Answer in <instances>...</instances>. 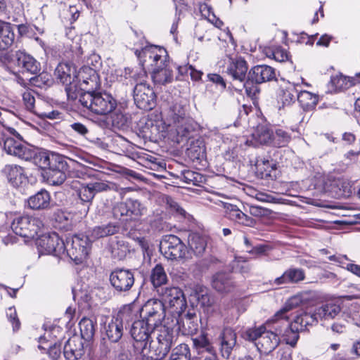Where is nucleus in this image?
Masks as SVG:
<instances>
[{"instance_id": "nucleus-60", "label": "nucleus", "mask_w": 360, "mask_h": 360, "mask_svg": "<svg viewBox=\"0 0 360 360\" xmlns=\"http://www.w3.org/2000/svg\"><path fill=\"white\" fill-rule=\"evenodd\" d=\"M70 128L77 134L85 137L89 134L88 127L81 122H74L70 124Z\"/></svg>"}, {"instance_id": "nucleus-9", "label": "nucleus", "mask_w": 360, "mask_h": 360, "mask_svg": "<svg viewBox=\"0 0 360 360\" xmlns=\"http://www.w3.org/2000/svg\"><path fill=\"white\" fill-rule=\"evenodd\" d=\"M276 79L275 70L266 65H256L250 69L248 75V79L243 84L248 95L255 94L256 86L251 85L262 84Z\"/></svg>"}, {"instance_id": "nucleus-19", "label": "nucleus", "mask_w": 360, "mask_h": 360, "mask_svg": "<svg viewBox=\"0 0 360 360\" xmlns=\"http://www.w3.org/2000/svg\"><path fill=\"white\" fill-rule=\"evenodd\" d=\"M280 342L277 331L274 330V323L270 322V328H266L260 339L256 343L260 352L269 354L274 350Z\"/></svg>"}, {"instance_id": "nucleus-45", "label": "nucleus", "mask_w": 360, "mask_h": 360, "mask_svg": "<svg viewBox=\"0 0 360 360\" xmlns=\"http://www.w3.org/2000/svg\"><path fill=\"white\" fill-rule=\"evenodd\" d=\"M169 360H192L188 345L180 344L172 352Z\"/></svg>"}, {"instance_id": "nucleus-64", "label": "nucleus", "mask_w": 360, "mask_h": 360, "mask_svg": "<svg viewBox=\"0 0 360 360\" xmlns=\"http://www.w3.org/2000/svg\"><path fill=\"white\" fill-rule=\"evenodd\" d=\"M236 269L243 275H248L252 269V266L245 260L237 261Z\"/></svg>"}, {"instance_id": "nucleus-53", "label": "nucleus", "mask_w": 360, "mask_h": 360, "mask_svg": "<svg viewBox=\"0 0 360 360\" xmlns=\"http://www.w3.org/2000/svg\"><path fill=\"white\" fill-rule=\"evenodd\" d=\"M30 82L33 86L43 88L45 86H50L51 84V75L46 72H42L41 73L32 77L30 79Z\"/></svg>"}, {"instance_id": "nucleus-46", "label": "nucleus", "mask_w": 360, "mask_h": 360, "mask_svg": "<svg viewBox=\"0 0 360 360\" xmlns=\"http://www.w3.org/2000/svg\"><path fill=\"white\" fill-rule=\"evenodd\" d=\"M61 345L62 342H50L48 345H39L38 347L41 350H44L48 354L49 357L53 360H57L61 355Z\"/></svg>"}, {"instance_id": "nucleus-63", "label": "nucleus", "mask_w": 360, "mask_h": 360, "mask_svg": "<svg viewBox=\"0 0 360 360\" xmlns=\"http://www.w3.org/2000/svg\"><path fill=\"white\" fill-rule=\"evenodd\" d=\"M89 185L91 188L94 193L106 191L110 189L109 185L104 181H95L89 183Z\"/></svg>"}, {"instance_id": "nucleus-37", "label": "nucleus", "mask_w": 360, "mask_h": 360, "mask_svg": "<svg viewBox=\"0 0 360 360\" xmlns=\"http://www.w3.org/2000/svg\"><path fill=\"white\" fill-rule=\"evenodd\" d=\"M359 79H360V73L356 74L355 77H345L342 75H336L331 78V84L336 90L343 91L356 84Z\"/></svg>"}, {"instance_id": "nucleus-44", "label": "nucleus", "mask_w": 360, "mask_h": 360, "mask_svg": "<svg viewBox=\"0 0 360 360\" xmlns=\"http://www.w3.org/2000/svg\"><path fill=\"white\" fill-rule=\"evenodd\" d=\"M291 141V135L282 128H277L273 131V146L276 147L286 146Z\"/></svg>"}, {"instance_id": "nucleus-52", "label": "nucleus", "mask_w": 360, "mask_h": 360, "mask_svg": "<svg viewBox=\"0 0 360 360\" xmlns=\"http://www.w3.org/2000/svg\"><path fill=\"white\" fill-rule=\"evenodd\" d=\"M255 166L257 170L264 173L266 176H271V172L276 169V165L272 160L264 158H257Z\"/></svg>"}, {"instance_id": "nucleus-39", "label": "nucleus", "mask_w": 360, "mask_h": 360, "mask_svg": "<svg viewBox=\"0 0 360 360\" xmlns=\"http://www.w3.org/2000/svg\"><path fill=\"white\" fill-rule=\"evenodd\" d=\"M297 99L304 110L314 109L319 101L318 96L307 91H301L297 95Z\"/></svg>"}, {"instance_id": "nucleus-62", "label": "nucleus", "mask_w": 360, "mask_h": 360, "mask_svg": "<svg viewBox=\"0 0 360 360\" xmlns=\"http://www.w3.org/2000/svg\"><path fill=\"white\" fill-rule=\"evenodd\" d=\"M49 329L54 342H61L64 335L63 328L58 326H51L49 327Z\"/></svg>"}, {"instance_id": "nucleus-12", "label": "nucleus", "mask_w": 360, "mask_h": 360, "mask_svg": "<svg viewBox=\"0 0 360 360\" xmlns=\"http://www.w3.org/2000/svg\"><path fill=\"white\" fill-rule=\"evenodd\" d=\"M36 244L41 254L53 255L58 257H63L65 254V243L55 232L41 236Z\"/></svg>"}, {"instance_id": "nucleus-54", "label": "nucleus", "mask_w": 360, "mask_h": 360, "mask_svg": "<svg viewBox=\"0 0 360 360\" xmlns=\"http://www.w3.org/2000/svg\"><path fill=\"white\" fill-rule=\"evenodd\" d=\"M224 208L225 209L226 217L230 220L238 224L243 212L236 205L229 203H224Z\"/></svg>"}, {"instance_id": "nucleus-11", "label": "nucleus", "mask_w": 360, "mask_h": 360, "mask_svg": "<svg viewBox=\"0 0 360 360\" xmlns=\"http://www.w3.org/2000/svg\"><path fill=\"white\" fill-rule=\"evenodd\" d=\"M54 74L56 79L65 85V90L68 98L76 99L78 88L76 82L75 69L68 63H60L56 67Z\"/></svg>"}, {"instance_id": "nucleus-23", "label": "nucleus", "mask_w": 360, "mask_h": 360, "mask_svg": "<svg viewBox=\"0 0 360 360\" xmlns=\"http://www.w3.org/2000/svg\"><path fill=\"white\" fill-rule=\"evenodd\" d=\"M84 346L82 340L77 337L69 338L63 348V354L68 360H77L84 354Z\"/></svg>"}, {"instance_id": "nucleus-13", "label": "nucleus", "mask_w": 360, "mask_h": 360, "mask_svg": "<svg viewBox=\"0 0 360 360\" xmlns=\"http://www.w3.org/2000/svg\"><path fill=\"white\" fill-rule=\"evenodd\" d=\"M134 100L136 106L144 110H150L156 105V95L153 89L146 82H140L135 86Z\"/></svg>"}, {"instance_id": "nucleus-7", "label": "nucleus", "mask_w": 360, "mask_h": 360, "mask_svg": "<svg viewBox=\"0 0 360 360\" xmlns=\"http://www.w3.org/2000/svg\"><path fill=\"white\" fill-rule=\"evenodd\" d=\"M65 254L76 264L85 259L90 250V239L84 234L74 235L66 238Z\"/></svg>"}, {"instance_id": "nucleus-43", "label": "nucleus", "mask_w": 360, "mask_h": 360, "mask_svg": "<svg viewBox=\"0 0 360 360\" xmlns=\"http://www.w3.org/2000/svg\"><path fill=\"white\" fill-rule=\"evenodd\" d=\"M188 117L186 116V110L184 108L179 104H174L172 105L168 112V120L169 125L175 124L178 122H182L183 120H186Z\"/></svg>"}, {"instance_id": "nucleus-35", "label": "nucleus", "mask_w": 360, "mask_h": 360, "mask_svg": "<svg viewBox=\"0 0 360 360\" xmlns=\"http://www.w3.org/2000/svg\"><path fill=\"white\" fill-rule=\"evenodd\" d=\"M125 201L129 219H137L146 214V207L138 200L128 198Z\"/></svg>"}, {"instance_id": "nucleus-22", "label": "nucleus", "mask_w": 360, "mask_h": 360, "mask_svg": "<svg viewBox=\"0 0 360 360\" xmlns=\"http://www.w3.org/2000/svg\"><path fill=\"white\" fill-rule=\"evenodd\" d=\"M220 352L224 359H229L236 345L237 335L231 328H225L220 335Z\"/></svg>"}, {"instance_id": "nucleus-15", "label": "nucleus", "mask_w": 360, "mask_h": 360, "mask_svg": "<svg viewBox=\"0 0 360 360\" xmlns=\"http://www.w3.org/2000/svg\"><path fill=\"white\" fill-rule=\"evenodd\" d=\"M130 311V307H124L105 326V334L112 342H117L121 339L124 330L123 320L129 316Z\"/></svg>"}, {"instance_id": "nucleus-4", "label": "nucleus", "mask_w": 360, "mask_h": 360, "mask_svg": "<svg viewBox=\"0 0 360 360\" xmlns=\"http://www.w3.org/2000/svg\"><path fill=\"white\" fill-rule=\"evenodd\" d=\"M78 98L84 108L101 115L112 112L117 105L116 99L105 91L81 92Z\"/></svg>"}, {"instance_id": "nucleus-20", "label": "nucleus", "mask_w": 360, "mask_h": 360, "mask_svg": "<svg viewBox=\"0 0 360 360\" xmlns=\"http://www.w3.org/2000/svg\"><path fill=\"white\" fill-rule=\"evenodd\" d=\"M162 127L152 119L142 118L138 124L139 136L144 139L155 141L161 137Z\"/></svg>"}, {"instance_id": "nucleus-21", "label": "nucleus", "mask_w": 360, "mask_h": 360, "mask_svg": "<svg viewBox=\"0 0 360 360\" xmlns=\"http://www.w3.org/2000/svg\"><path fill=\"white\" fill-rule=\"evenodd\" d=\"M69 166L65 158L61 156V160L46 171L48 182L53 186L61 185L66 179V172Z\"/></svg>"}, {"instance_id": "nucleus-36", "label": "nucleus", "mask_w": 360, "mask_h": 360, "mask_svg": "<svg viewBox=\"0 0 360 360\" xmlns=\"http://www.w3.org/2000/svg\"><path fill=\"white\" fill-rule=\"evenodd\" d=\"M302 302V299L300 295L291 297L286 301L284 306L275 314L274 320L277 322V321H280V319H289L288 312L298 307Z\"/></svg>"}, {"instance_id": "nucleus-61", "label": "nucleus", "mask_w": 360, "mask_h": 360, "mask_svg": "<svg viewBox=\"0 0 360 360\" xmlns=\"http://www.w3.org/2000/svg\"><path fill=\"white\" fill-rule=\"evenodd\" d=\"M272 56L278 62H284L288 59L287 51L281 47H277L272 51Z\"/></svg>"}, {"instance_id": "nucleus-24", "label": "nucleus", "mask_w": 360, "mask_h": 360, "mask_svg": "<svg viewBox=\"0 0 360 360\" xmlns=\"http://www.w3.org/2000/svg\"><path fill=\"white\" fill-rule=\"evenodd\" d=\"M212 286L219 292L227 293L232 291L235 285L229 274L217 272L212 276Z\"/></svg>"}, {"instance_id": "nucleus-17", "label": "nucleus", "mask_w": 360, "mask_h": 360, "mask_svg": "<svg viewBox=\"0 0 360 360\" xmlns=\"http://www.w3.org/2000/svg\"><path fill=\"white\" fill-rule=\"evenodd\" d=\"M80 83V89L77 90V97L81 92H91L100 86L98 75L95 68L84 65L78 75Z\"/></svg>"}, {"instance_id": "nucleus-31", "label": "nucleus", "mask_w": 360, "mask_h": 360, "mask_svg": "<svg viewBox=\"0 0 360 360\" xmlns=\"http://www.w3.org/2000/svg\"><path fill=\"white\" fill-rule=\"evenodd\" d=\"M340 307L333 302H328L316 308L314 311L316 313L317 320H330L334 319L340 313Z\"/></svg>"}, {"instance_id": "nucleus-30", "label": "nucleus", "mask_w": 360, "mask_h": 360, "mask_svg": "<svg viewBox=\"0 0 360 360\" xmlns=\"http://www.w3.org/2000/svg\"><path fill=\"white\" fill-rule=\"evenodd\" d=\"M8 181L13 186H19L26 181L27 176L22 167L17 165H8L4 168Z\"/></svg>"}, {"instance_id": "nucleus-33", "label": "nucleus", "mask_w": 360, "mask_h": 360, "mask_svg": "<svg viewBox=\"0 0 360 360\" xmlns=\"http://www.w3.org/2000/svg\"><path fill=\"white\" fill-rule=\"evenodd\" d=\"M177 135V142L182 141L184 139H190L194 131L195 127L191 119L183 120L182 122L173 124Z\"/></svg>"}, {"instance_id": "nucleus-47", "label": "nucleus", "mask_w": 360, "mask_h": 360, "mask_svg": "<svg viewBox=\"0 0 360 360\" xmlns=\"http://www.w3.org/2000/svg\"><path fill=\"white\" fill-rule=\"evenodd\" d=\"M177 323L179 324V328L181 330L182 333L185 335H192L195 334L198 331V323L191 320V318H186L181 319V322L177 319Z\"/></svg>"}, {"instance_id": "nucleus-38", "label": "nucleus", "mask_w": 360, "mask_h": 360, "mask_svg": "<svg viewBox=\"0 0 360 360\" xmlns=\"http://www.w3.org/2000/svg\"><path fill=\"white\" fill-rule=\"evenodd\" d=\"M150 281L155 288L160 289L162 288L168 281L167 274L164 267L158 264L152 269L150 274Z\"/></svg>"}, {"instance_id": "nucleus-59", "label": "nucleus", "mask_w": 360, "mask_h": 360, "mask_svg": "<svg viewBox=\"0 0 360 360\" xmlns=\"http://www.w3.org/2000/svg\"><path fill=\"white\" fill-rule=\"evenodd\" d=\"M110 348L105 344H101L98 351L93 355L90 360H108Z\"/></svg>"}, {"instance_id": "nucleus-3", "label": "nucleus", "mask_w": 360, "mask_h": 360, "mask_svg": "<svg viewBox=\"0 0 360 360\" xmlns=\"http://www.w3.org/2000/svg\"><path fill=\"white\" fill-rule=\"evenodd\" d=\"M5 151L25 161L32 160L34 165L46 171L54 165L58 160H61V155L47 154L45 152L37 153L32 146L25 143L16 142L11 139H8L5 141Z\"/></svg>"}, {"instance_id": "nucleus-18", "label": "nucleus", "mask_w": 360, "mask_h": 360, "mask_svg": "<svg viewBox=\"0 0 360 360\" xmlns=\"http://www.w3.org/2000/svg\"><path fill=\"white\" fill-rule=\"evenodd\" d=\"M11 60L20 68L23 72L37 75L41 70L40 63L31 55L22 51H15L11 53Z\"/></svg>"}, {"instance_id": "nucleus-28", "label": "nucleus", "mask_w": 360, "mask_h": 360, "mask_svg": "<svg viewBox=\"0 0 360 360\" xmlns=\"http://www.w3.org/2000/svg\"><path fill=\"white\" fill-rule=\"evenodd\" d=\"M317 323L318 320L315 311H302L296 315L294 321L290 323L302 332L307 330L308 326L315 325Z\"/></svg>"}, {"instance_id": "nucleus-6", "label": "nucleus", "mask_w": 360, "mask_h": 360, "mask_svg": "<svg viewBox=\"0 0 360 360\" xmlns=\"http://www.w3.org/2000/svg\"><path fill=\"white\" fill-rule=\"evenodd\" d=\"M162 302L169 312L180 317L184 312L187 303L183 291L177 287H165L157 290Z\"/></svg>"}, {"instance_id": "nucleus-40", "label": "nucleus", "mask_w": 360, "mask_h": 360, "mask_svg": "<svg viewBox=\"0 0 360 360\" xmlns=\"http://www.w3.org/2000/svg\"><path fill=\"white\" fill-rule=\"evenodd\" d=\"M188 245L195 255L200 256L205 250L207 242L200 235L191 233L188 236Z\"/></svg>"}, {"instance_id": "nucleus-42", "label": "nucleus", "mask_w": 360, "mask_h": 360, "mask_svg": "<svg viewBox=\"0 0 360 360\" xmlns=\"http://www.w3.org/2000/svg\"><path fill=\"white\" fill-rule=\"evenodd\" d=\"M252 136L259 144L273 145V130L266 126L259 127Z\"/></svg>"}, {"instance_id": "nucleus-55", "label": "nucleus", "mask_w": 360, "mask_h": 360, "mask_svg": "<svg viewBox=\"0 0 360 360\" xmlns=\"http://www.w3.org/2000/svg\"><path fill=\"white\" fill-rule=\"evenodd\" d=\"M112 214L115 219L121 220L123 217L128 219V212L126 201L116 203L112 207Z\"/></svg>"}, {"instance_id": "nucleus-2", "label": "nucleus", "mask_w": 360, "mask_h": 360, "mask_svg": "<svg viewBox=\"0 0 360 360\" xmlns=\"http://www.w3.org/2000/svg\"><path fill=\"white\" fill-rule=\"evenodd\" d=\"M139 57L143 65L153 68L152 79L155 84L165 85L173 80V71L167 60L168 55L165 49L158 46L144 48Z\"/></svg>"}, {"instance_id": "nucleus-57", "label": "nucleus", "mask_w": 360, "mask_h": 360, "mask_svg": "<svg viewBox=\"0 0 360 360\" xmlns=\"http://www.w3.org/2000/svg\"><path fill=\"white\" fill-rule=\"evenodd\" d=\"M6 316L13 326V330L17 331L20 327V322L18 319L15 307H9L6 310Z\"/></svg>"}, {"instance_id": "nucleus-48", "label": "nucleus", "mask_w": 360, "mask_h": 360, "mask_svg": "<svg viewBox=\"0 0 360 360\" xmlns=\"http://www.w3.org/2000/svg\"><path fill=\"white\" fill-rule=\"evenodd\" d=\"M270 322H272V319L270 321H268L264 326H261L259 328L248 329L244 333V338L249 341H258L264 333L265 329L266 328H270Z\"/></svg>"}, {"instance_id": "nucleus-26", "label": "nucleus", "mask_w": 360, "mask_h": 360, "mask_svg": "<svg viewBox=\"0 0 360 360\" xmlns=\"http://www.w3.org/2000/svg\"><path fill=\"white\" fill-rule=\"evenodd\" d=\"M298 90L297 86L289 82H284L280 85L278 98L283 105H290L295 101Z\"/></svg>"}, {"instance_id": "nucleus-29", "label": "nucleus", "mask_w": 360, "mask_h": 360, "mask_svg": "<svg viewBox=\"0 0 360 360\" xmlns=\"http://www.w3.org/2000/svg\"><path fill=\"white\" fill-rule=\"evenodd\" d=\"M248 71L247 63L242 58H238L230 63L227 68V73L231 76L233 80L245 82Z\"/></svg>"}, {"instance_id": "nucleus-8", "label": "nucleus", "mask_w": 360, "mask_h": 360, "mask_svg": "<svg viewBox=\"0 0 360 360\" xmlns=\"http://www.w3.org/2000/svg\"><path fill=\"white\" fill-rule=\"evenodd\" d=\"M160 251L167 259H184L188 250L183 241L176 236L169 234L162 237L160 243Z\"/></svg>"}, {"instance_id": "nucleus-51", "label": "nucleus", "mask_w": 360, "mask_h": 360, "mask_svg": "<svg viewBox=\"0 0 360 360\" xmlns=\"http://www.w3.org/2000/svg\"><path fill=\"white\" fill-rule=\"evenodd\" d=\"M112 124L118 129H125L129 127V118L122 112H115L111 116Z\"/></svg>"}, {"instance_id": "nucleus-25", "label": "nucleus", "mask_w": 360, "mask_h": 360, "mask_svg": "<svg viewBox=\"0 0 360 360\" xmlns=\"http://www.w3.org/2000/svg\"><path fill=\"white\" fill-rule=\"evenodd\" d=\"M27 206L33 210H42L49 209L51 206L50 193L41 189L27 200Z\"/></svg>"}, {"instance_id": "nucleus-56", "label": "nucleus", "mask_w": 360, "mask_h": 360, "mask_svg": "<svg viewBox=\"0 0 360 360\" xmlns=\"http://www.w3.org/2000/svg\"><path fill=\"white\" fill-rule=\"evenodd\" d=\"M193 345L197 349H205L209 353L214 354V348L211 345L210 341L205 336H200L193 340Z\"/></svg>"}, {"instance_id": "nucleus-1", "label": "nucleus", "mask_w": 360, "mask_h": 360, "mask_svg": "<svg viewBox=\"0 0 360 360\" xmlns=\"http://www.w3.org/2000/svg\"><path fill=\"white\" fill-rule=\"evenodd\" d=\"M165 306L158 299L148 300L141 309V316L149 325L153 326L155 340L149 342L148 352L143 350L150 360H162L169 352L172 345L177 340L176 330L162 324L165 317Z\"/></svg>"}, {"instance_id": "nucleus-5", "label": "nucleus", "mask_w": 360, "mask_h": 360, "mask_svg": "<svg viewBox=\"0 0 360 360\" xmlns=\"http://www.w3.org/2000/svg\"><path fill=\"white\" fill-rule=\"evenodd\" d=\"M42 226L43 223L39 218L29 214H13L11 224V228L16 235L28 239L34 238Z\"/></svg>"}, {"instance_id": "nucleus-27", "label": "nucleus", "mask_w": 360, "mask_h": 360, "mask_svg": "<svg viewBox=\"0 0 360 360\" xmlns=\"http://www.w3.org/2000/svg\"><path fill=\"white\" fill-rule=\"evenodd\" d=\"M305 273L300 268H290L284 271L279 277L274 280V284L279 285L287 283H297L304 281Z\"/></svg>"}, {"instance_id": "nucleus-58", "label": "nucleus", "mask_w": 360, "mask_h": 360, "mask_svg": "<svg viewBox=\"0 0 360 360\" xmlns=\"http://www.w3.org/2000/svg\"><path fill=\"white\" fill-rule=\"evenodd\" d=\"M22 101L27 110L36 112L34 110L35 98L33 92L30 91H25L22 94Z\"/></svg>"}, {"instance_id": "nucleus-34", "label": "nucleus", "mask_w": 360, "mask_h": 360, "mask_svg": "<svg viewBox=\"0 0 360 360\" xmlns=\"http://www.w3.org/2000/svg\"><path fill=\"white\" fill-rule=\"evenodd\" d=\"M15 34L10 23L0 22V50L8 49L13 43Z\"/></svg>"}, {"instance_id": "nucleus-49", "label": "nucleus", "mask_w": 360, "mask_h": 360, "mask_svg": "<svg viewBox=\"0 0 360 360\" xmlns=\"http://www.w3.org/2000/svg\"><path fill=\"white\" fill-rule=\"evenodd\" d=\"M205 152V149L202 141L198 140L195 143L191 144L190 147L187 149V155L193 160L202 159Z\"/></svg>"}, {"instance_id": "nucleus-41", "label": "nucleus", "mask_w": 360, "mask_h": 360, "mask_svg": "<svg viewBox=\"0 0 360 360\" xmlns=\"http://www.w3.org/2000/svg\"><path fill=\"white\" fill-rule=\"evenodd\" d=\"M81 337L82 339L90 341L93 339L96 331V322L88 318H83L79 323Z\"/></svg>"}, {"instance_id": "nucleus-50", "label": "nucleus", "mask_w": 360, "mask_h": 360, "mask_svg": "<svg viewBox=\"0 0 360 360\" xmlns=\"http://www.w3.org/2000/svg\"><path fill=\"white\" fill-rule=\"evenodd\" d=\"M77 194L82 202L87 204V210H86V212H87L89 205L91 203L95 196L94 191L89 184H87L86 185L82 186L81 188L77 191Z\"/></svg>"}, {"instance_id": "nucleus-10", "label": "nucleus", "mask_w": 360, "mask_h": 360, "mask_svg": "<svg viewBox=\"0 0 360 360\" xmlns=\"http://www.w3.org/2000/svg\"><path fill=\"white\" fill-rule=\"evenodd\" d=\"M130 333L132 338L136 342L134 347L136 349H140L143 356H147L148 359L147 355H144L143 350H146V352L149 351V347H147V341L149 337L151 338V340H155V337L153 335V326L149 325V323L143 319L141 320H137L133 323ZM149 359L150 360V358Z\"/></svg>"}, {"instance_id": "nucleus-16", "label": "nucleus", "mask_w": 360, "mask_h": 360, "mask_svg": "<svg viewBox=\"0 0 360 360\" xmlns=\"http://www.w3.org/2000/svg\"><path fill=\"white\" fill-rule=\"evenodd\" d=\"M272 323H274V330L277 331L278 337H282L286 344L295 347L300 338L299 333L302 331L297 328H295L290 323L288 319H280V321L276 322L273 317Z\"/></svg>"}, {"instance_id": "nucleus-32", "label": "nucleus", "mask_w": 360, "mask_h": 360, "mask_svg": "<svg viewBox=\"0 0 360 360\" xmlns=\"http://www.w3.org/2000/svg\"><path fill=\"white\" fill-rule=\"evenodd\" d=\"M120 230V226L117 223L110 222L107 224H102L95 226L90 233V238L93 240L107 237L117 233Z\"/></svg>"}, {"instance_id": "nucleus-14", "label": "nucleus", "mask_w": 360, "mask_h": 360, "mask_svg": "<svg viewBox=\"0 0 360 360\" xmlns=\"http://www.w3.org/2000/svg\"><path fill=\"white\" fill-rule=\"evenodd\" d=\"M110 283L118 292H127L134 284V273L124 269H116L110 274Z\"/></svg>"}]
</instances>
